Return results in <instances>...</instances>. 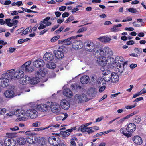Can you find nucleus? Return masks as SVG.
Listing matches in <instances>:
<instances>
[{
	"mask_svg": "<svg viewBox=\"0 0 146 146\" xmlns=\"http://www.w3.org/2000/svg\"><path fill=\"white\" fill-rule=\"evenodd\" d=\"M86 51L90 52H94L95 53H102V50L98 49L100 46V44L98 42H96L95 44L93 42L88 41L86 42Z\"/></svg>",
	"mask_w": 146,
	"mask_h": 146,
	"instance_id": "f257e3e1",
	"label": "nucleus"
},
{
	"mask_svg": "<svg viewBox=\"0 0 146 146\" xmlns=\"http://www.w3.org/2000/svg\"><path fill=\"white\" fill-rule=\"evenodd\" d=\"M31 108L26 111V115L28 117L32 119L36 118L38 115V112L35 110L36 108V104L35 103H31L29 104Z\"/></svg>",
	"mask_w": 146,
	"mask_h": 146,
	"instance_id": "f03ea898",
	"label": "nucleus"
},
{
	"mask_svg": "<svg viewBox=\"0 0 146 146\" xmlns=\"http://www.w3.org/2000/svg\"><path fill=\"white\" fill-rule=\"evenodd\" d=\"M106 76L104 77V80L105 81L111 82L112 83L117 82L119 79L118 75L116 73L111 72V71H108L104 74Z\"/></svg>",
	"mask_w": 146,
	"mask_h": 146,
	"instance_id": "7ed1b4c3",
	"label": "nucleus"
},
{
	"mask_svg": "<svg viewBox=\"0 0 146 146\" xmlns=\"http://www.w3.org/2000/svg\"><path fill=\"white\" fill-rule=\"evenodd\" d=\"M87 96L84 93L78 94L74 97V101L76 103H81L88 101Z\"/></svg>",
	"mask_w": 146,
	"mask_h": 146,
	"instance_id": "20e7f679",
	"label": "nucleus"
},
{
	"mask_svg": "<svg viewBox=\"0 0 146 146\" xmlns=\"http://www.w3.org/2000/svg\"><path fill=\"white\" fill-rule=\"evenodd\" d=\"M6 76L8 78L12 80H15L18 79V72L15 70V69H12L8 70L6 73Z\"/></svg>",
	"mask_w": 146,
	"mask_h": 146,
	"instance_id": "39448f33",
	"label": "nucleus"
},
{
	"mask_svg": "<svg viewBox=\"0 0 146 146\" xmlns=\"http://www.w3.org/2000/svg\"><path fill=\"white\" fill-rule=\"evenodd\" d=\"M65 48V47L64 46H60L58 49L54 50L53 51L55 57L57 59H61L64 56V52Z\"/></svg>",
	"mask_w": 146,
	"mask_h": 146,
	"instance_id": "423d86ee",
	"label": "nucleus"
},
{
	"mask_svg": "<svg viewBox=\"0 0 146 146\" xmlns=\"http://www.w3.org/2000/svg\"><path fill=\"white\" fill-rule=\"evenodd\" d=\"M49 107L51 111L54 113L59 114L61 110V108L58 104L52 102H49Z\"/></svg>",
	"mask_w": 146,
	"mask_h": 146,
	"instance_id": "0eeeda50",
	"label": "nucleus"
},
{
	"mask_svg": "<svg viewBox=\"0 0 146 146\" xmlns=\"http://www.w3.org/2000/svg\"><path fill=\"white\" fill-rule=\"evenodd\" d=\"M20 76L19 75V77H20V83L22 84L25 85L27 84L30 83V78L28 76H24V73L23 72L21 71V72L19 71V74L20 73Z\"/></svg>",
	"mask_w": 146,
	"mask_h": 146,
	"instance_id": "6e6552de",
	"label": "nucleus"
},
{
	"mask_svg": "<svg viewBox=\"0 0 146 146\" xmlns=\"http://www.w3.org/2000/svg\"><path fill=\"white\" fill-rule=\"evenodd\" d=\"M60 106L64 110H68L69 108L70 104L68 101L66 99H62L60 101Z\"/></svg>",
	"mask_w": 146,
	"mask_h": 146,
	"instance_id": "1a4fd4ad",
	"label": "nucleus"
},
{
	"mask_svg": "<svg viewBox=\"0 0 146 146\" xmlns=\"http://www.w3.org/2000/svg\"><path fill=\"white\" fill-rule=\"evenodd\" d=\"M102 53H98L99 55H105L107 57H109L113 55V52L108 47H106L104 48L103 50H102Z\"/></svg>",
	"mask_w": 146,
	"mask_h": 146,
	"instance_id": "9d476101",
	"label": "nucleus"
},
{
	"mask_svg": "<svg viewBox=\"0 0 146 146\" xmlns=\"http://www.w3.org/2000/svg\"><path fill=\"white\" fill-rule=\"evenodd\" d=\"M49 107V102L46 104H41L37 105L36 108L38 110L43 112L46 111Z\"/></svg>",
	"mask_w": 146,
	"mask_h": 146,
	"instance_id": "9b49d317",
	"label": "nucleus"
},
{
	"mask_svg": "<svg viewBox=\"0 0 146 146\" xmlns=\"http://www.w3.org/2000/svg\"><path fill=\"white\" fill-rule=\"evenodd\" d=\"M48 142L50 144L54 146L58 145L60 143V140L58 137H50L48 139Z\"/></svg>",
	"mask_w": 146,
	"mask_h": 146,
	"instance_id": "f8f14e48",
	"label": "nucleus"
},
{
	"mask_svg": "<svg viewBox=\"0 0 146 146\" xmlns=\"http://www.w3.org/2000/svg\"><path fill=\"white\" fill-rule=\"evenodd\" d=\"M6 77L0 78V86L5 87L7 86L9 84L8 78H7L6 75Z\"/></svg>",
	"mask_w": 146,
	"mask_h": 146,
	"instance_id": "ddd939ff",
	"label": "nucleus"
},
{
	"mask_svg": "<svg viewBox=\"0 0 146 146\" xmlns=\"http://www.w3.org/2000/svg\"><path fill=\"white\" fill-rule=\"evenodd\" d=\"M97 61L98 63L101 66H105L107 62L106 57L102 55H101V56H99Z\"/></svg>",
	"mask_w": 146,
	"mask_h": 146,
	"instance_id": "4468645a",
	"label": "nucleus"
},
{
	"mask_svg": "<svg viewBox=\"0 0 146 146\" xmlns=\"http://www.w3.org/2000/svg\"><path fill=\"white\" fill-rule=\"evenodd\" d=\"M16 143V140L13 139L7 138L4 141V144L6 146H15Z\"/></svg>",
	"mask_w": 146,
	"mask_h": 146,
	"instance_id": "2eb2a0df",
	"label": "nucleus"
},
{
	"mask_svg": "<svg viewBox=\"0 0 146 146\" xmlns=\"http://www.w3.org/2000/svg\"><path fill=\"white\" fill-rule=\"evenodd\" d=\"M44 59L46 61L50 62L52 61L54 58V56L52 53L47 52L45 53L43 56Z\"/></svg>",
	"mask_w": 146,
	"mask_h": 146,
	"instance_id": "dca6fc26",
	"label": "nucleus"
},
{
	"mask_svg": "<svg viewBox=\"0 0 146 146\" xmlns=\"http://www.w3.org/2000/svg\"><path fill=\"white\" fill-rule=\"evenodd\" d=\"M75 36H72L69 37L66 39L62 40H59L58 41V43L60 42L66 45H69L72 44V42L71 40L72 39H75Z\"/></svg>",
	"mask_w": 146,
	"mask_h": 146,
	"instance_id": "f3484780",
	"label": "nucleus"
},
{
	"mask_svg": "<svg viewBox=\"0 0 146 146\" xmlns=\"http://www.w3.org/2000/svg\"><path fill=\"white\" fill-rule=\"evenodd\" d=\"M44 64V60L41 59L36 60L33 63V66L36 68L42 67L43 66Z\"/></svg>",
	"mask_w": 146,
	"mask_h": 146,
	"instance_id": "a211bd4d",
	"label": "nucleus"
},
{
	"mask_svg": "<svg viewBox=\"0 0 146 146\" xmlns=\"http://www.w3.org/2000/svg\"><path fill=\"white\" fill-rule=\"evenodd\" d=\"M83 46V43L80 40H76L73 42L72 44V48L78 50L81 48Z\"/></svg>",
	"mask_w": 146,
	"mask_h": 146,
	"instance_id": "6ab92c4d",
	"label": "nucleus"
},
{
	"mask_svg": "<svg viewBox=\"0 0 146 146\" xmlns=\"http://www.w3.org/2000/svg\"><path fill=\"white\" fill-rule=\"evenodd\" d=\"M26 139L27 142L31 144L36 143L37 142L38 138L35 136L27 137Z\"/></svg>",
	"mask_w": 146,
	"mask_h": 146,
	"instance_id": "aec40b11",
	"label": "nucleus"
},
{
	"mask_svg": "<svg viewBox=\"0 0 146 146\" xmlns=\"http://www.w3.org/2000/svg\"><path fill=\"white\" fill-rule=\"evenodd\" d=\"M136 129V126L133 123L129 124L127 126L126 130L129 133L133 132Z\"/></svg>",
	"mask_w": 146,
	"mask_h": 146,
	"instance_id": "412c9836",
	"label": "nucleus"
},
{
	"mask_svg": "<svg viewBox=\"0 0 146 146\" xmlns=\"http://www.w3.org/2000/svg\"><path fill=\"white\" fill-rule=\"evenodd\" d=\"M4 94L5 96L7 98H12L15 95L14 92L10 90L5 91Z\"/></svg>",
	"mask_w": 146,
	"mask_h": 146,
	"instance_id": "4be33fe9",
	"label": "nucleus"
},
{
	"mask_svg": "<svg viewBox=\"0 0 146 146\" xmlns=\"http://www.w3.org/2000/svg\"><path fill=\"white\" fill-rule=\"evenodd\" d=\"M133 140L135 144L138 145H141L143 142L141 138L139 136H136L133 137Z\"/></svg>",
	"mask_w": 146,
	"mask_h": 146,
	"instance_id": "5701e85b",
	"label": "nucleus"
},
{
	"mask_svg": "<svg viewBox=\"0 0 146 146\" xmlns=\"http://www.w3.org/2000/svg\"><path fill=\"white\" fill-rule=\"evenodd\" d=\"M97 92L95 88H90L87 91L88 94L90 97H94L96 94Z\"/></svg>",
	"mask_w": 146,
	"mask_h": 146,
	"instance_id": "b1692460",
	"label": "nucleus"
},
{
	"mask_svg": "<svg viewBox=\"0 0 146 146\" xmlns=\"http://www.w3.org/2000/svg\"><path fill=\"white\" fill-rule=\"evenodd\" d=\"M47 72V70L45 69L43 70L39 69L37 72V75L38 77L41 78L43 77Z\"/></svg>",
	"mask_w": 146,
	"mask_h": 146,
	"instance_id": "393cba45",
	"label": "nucleus"
},
{
	"mask_svg": "<svg viewBox=\"0 0 146 146\" xmlns=\"http://www.w3.org/2000/svg\"><path fill=\"white\" fill-rule=\"evenodd\" d=\"M63 94L65 96L70 98L72 96V91L68 88L64 89L63 91Z\"/></svg>",
	"mask_w": 146,
	"mask_h": 146,
	"instance_id": "a878e982",
	"label": "nucleus"
},
{
	"mask_svg": "<svg viewBox=\"0 0 146 146\" xmlns=\"http://www.w3.org/2000/svg\"><path fill=\"white\" fill-rule=\"evenodd\" d=\"M89 77L87 75H84L82 76L80 79L81 82L83 84H86L89 82Z\"/></svg>",
	"mask_w": 146,
	"mask_h": 146,
	"instance_id": "bb28decb",
	"label": "nucleus"
},
{
	"mask_svg": "<svg viewBox=\"0 0 146 146\" xmlns=\"http://www.w3.org/2000/svg\"><path fill=\"white\" fill-rule=\"evenodd\" d=\"M37 142L40 144L39 146H42L46 144V139L44 137L38 138Z\"/></svg>",
	"mask_w": 146,
	"mask_h": 146,
	"instance_id": "cd10ccee",
	"label": "nucleus"
},
{
	"mask_svg": "<svg viewBox=\"0 0 146 146\" xmlns=\"http://www.w3.org/2000/svg\"><path fill=\"white\" fill-rule=\"evenodd\" d=\"M97 39L99 40L102 42L105 43L109 42L111 40L109 37H107L105 36L100 37L98 38Z\"/></svg>",
	"mask_w": 146,
	"mask_h": 146,
	"instance_id": "c85d7f7f",
	"label": "nucleus"
},
{
	"mask_svg": "<svg viewBox=\"0 0 146 146\" xmlns=\"http://www.w3.org/2000/svg\"><path fill=\"white\" fill-rule=\"evenodd\" d=\"M40 78L38 77H36L31 79L30 83L32 85L37 84L40 82Z\"/></svg>",
	"mask_w": 146,
	"mask_h": 146,
	"instance_id": "c756f323",
	"label": "nucleus"
},
{
	"mask_svg": "<svg viewBox=\"0 0 146 146\" xmlns=\"http://www.w3.org/2000/svg\"><path fill=\"white\" fill-rule=\"evenodd\" d=\"M31 63V61L30 60L26 62L24 64L21 66V68L23 70L26 68H28L30 65Z\"/></svg>",
	"mask_w": 146,
	"mask_h": 146,
	"instance_id": "7c9ffc66",
	"label": "nucleus"
},
{
	"mask_svg": "<svg viewBox=\"0 0 146 146\" xmlns=\"http://www.w3.org/2000/svg\"><path fill=\"white\" fill-rule=\"evenodd\" d=\"M123 58L121 56H117L116 57L115 59V62L116 64H122L121 63L123 62Z\"/></svg>",
	"mask_w": 146,
	"mask_h": 146,
	"instance_id": "2f4dec72",
	"label": "nucleus"
},
{
	"mask_svg": "<svg viewBox=\"0 0 146 146\" xmlns=\"http://www.w3.org/2000/svg\"><path fill=\"white\" fill-rule=\"evenodd\" d=\"M46 67L50 69H54L56 67L55 64L53 62L48 63L46 65Z\"/></svg>",
	"mask_w": 146,
	"mask_h": 146,
	"instance_id": "473e14b6",
	"label": "nucleus"
},
{
	"mask_svg": "<svg viewBox=\"0 0 146 146\" xmlns=\"http://www.w3.org/2000/svg\"><path fill=\"white\" fill-rule=\"evenodd\" d=\"M26 143V141L24 138L22 137L19 138V145H23Z\"/></svg>",
	"mask_w": 146,
	"mask_h": 146,
	"instance_id": "72a5a7b5",
	"label": "nucleus"
},
{
	"mask_svg": "<svg viewBox=\"0 0 146 146\" xmlns=\"http://www.w3.org/2000/svg\"><path fill=\"white\" fill-rule=\"evenodd\" d=\"M123 63L118 64L117 65V68L118 69V71L120 73H122L125 69H123Z\"/></svg>",
	"mask_w": 146,
	"mask_h": 146,
	"instance_id": "f704fd0d",
	"label": "nucleus"
},
{
	"mask_svg": "<svg viewBox=\"0 0 146 146\" xmlns=\"http://www.w3.org/2000/svg\"><path fill=\"white\" fill-rule=\"evenodd\" d=\"M104 66H102L101 67V70L102 72V75H103V78H104V77L106 76L105 75V72H106L108 71H110L109 69H106L105 68V67Z\"/></svg>",
	"mask_w": 146,
	"mask_h": 146,
	"instance_id": "c9c22d12",
	"label": "nucleus"
},
{
	"mask_svg": "<svg viewBox=\"0 0 146 146\" xmlns=\"http://www.w3.org/2000/svg\"><path fill=\"white\" fill-rule=\"evenodd\" d=\"M122 26L121 24H119L115 25L113 28H111V30L114 31H117L119 30V29L118 27Z\"/></svg>",
	"mask_w": 146,
	"mask_h": 146,
	"instance_id": "e433bc0d",
	"label": "nucleus"
},
{
	"mask_svg": "<svg viewBox=\"0 0 146 146\" xmlns=\"http://www.w3.org/2000/svg\"><path fill=\"white\" fill-rule=\"evenodd\" d=\"M86 128V127L84 124H83L80 126L78 128V131H81L82 132H85V130Z\"/></svg>",
	"mask_w": 146,
	"mask_h": 146,
	"instance_id": "4c0bfd02",
	"label": "nucleus"
},
{
	"mask_svg": "<svg viewBox=\"0 0 146 146\" xmlns=\"http://www.w3.org/2000/svg\"><path fill=\"white\" fill-rule=\"evenodd\" d=\"M17 133H7L6 134L7 135L9 138H14L17 136L16 135V134Z\"/></svg>",
	"mask_w": 146,
	"mask_h": 146,
	"instance_id": "58836bf2",
	"label": "nucleus"
},
{
	"mask_svg": "<svg viewBox=\"0 0 146 146\" xmlns=\"http://www.w3.org/2000/svg\"><path fill=\"white\" fill-rule=\"evenodd\" d=\"M18 111V109H17L16 110H15L14 112V113L12 112H9V113H7L6 115L7 116H9L10 117L11 116L14 115H15L16 116H17L18 115V113L17 112Z\"/></svg>",
	"mask_w": 146,
	"mask_h": 146,
	"instance_id": "ea45409f",
	"label": "nucleus"
},
{
	"mask_svg": "<svg viewBox=\"0 0 146 146\" xmlns=\"http://www.w3.org/2000/svg\"><path fill=\"white\" fill-rule=\"evenodd\" d=\"M27 116L26 115H19V121H26L27 118L26 117Z\"/></svg>",
	"mask_w": 146,
	"mask_h": 146,
	"instance_id": "a19ab883",
	"label": "nucleus"
},
{
	"mask_svg": "<svg viewBox=\"0 0 146 146\" xmlns=\"http://www.w3.org/2000/svg\"><path fill=\"white\" fill-rule=\"evenodd\" d=\"M134 121L137 123H139L141 121V118L139 116H136L134 117Z\"/></svg>",
	"mask_w": 146,
	"mask_h": 146,
	"instance_id": "79ce46f5",
	"label": "nucleus"
},
{
	"mask_svg": "<svg viewBox=\"0 0 146 146\" xmlns=\"http://www.w3.org/2000/svg\"><path fill=\"white\" fill-rule=\"evenodd\" d=\"M31 28L32 27H29L27 28L25 30L23 31L21 35H23L26 34L28 32L30 31Z\"/></svg>",
	"mask_w": 146,
	"mask_h": 146,
	"instance_id": "37998d69",
	"label": "nucleus"
},
{
	"mask_svg": "<svg viewBox=\"0 0 146 146\" xmlns=\"http://www.w3.org/2000/svg\"><path fill=\"white\" fill-rule=\"evenodd\" d=\"M31 28L32 27H29L27 28L25 30L23 31L21 35H23L26 34L28 32L30 31Z\"/></svg>",
	"mask_w": 146,
	"mask_h": 146,
	"instance_id": "c03bdc74",
	"label": "nucleus"
},
{
	"mask_svg": "<svg viewBox=\"0 0 146 146\" xmlns=\"http://www.w3.org/2000/svg\"><path fill=\"white\" fill-rule=\"evenodd\" d=\"M45 23H44L42 21H41L39 23L40 26L38 27V29L40 30L42 29H44L46 27V26L45 25Z\"/></svg>",
	"mask_w": 146,
	"mask_h": 146,
	"instance_id": "a18cd8bd",
	"label": "nucleus"
},
{
	"mask_svg": "<svg viewBox=\"0 0 146 146\" xmlns=\"http://www.w3.org/2000/svg\"><path fill=\"white\" fill-rule=\"evenodd\" d=\"M48 129V130H49L51 131H56V130L54 128L53 126L52 125V124L50 125L49 126L47 127L46 128H45L44 129Z\"/></svg>",
	"mask_w": 146,
	"mask_h": 146,
	"instance_id": "49530a36",
	"label": "nucleus"
},
{
	"mask_svg": "<svg viewBox=\"0 0 146 146\" xmlns=\"http://www.w3.org/2000/svg\"><path fill=\"white\" fill-rule=\"evenodd\" d=\"M23 70H25L27 72H31L33 71V69L32 67L29 66L28 67V68H26Z\"/></svg>",
	"mask_w": 146,
	"mask_h": 146,
	"instance_id": "de8ad7c7",
	"label": "nucleus"
},
{
	"mask_svg": "<svg viewBox=\"0 0 146 146\" xmlns=\"http://www.w3.org/2000/svg\"><path fill=\"white\" fill-rule=\"evenodd\" d=\"M60 36L59 35H57L55 36L51 39V41L52 42H54L58 40L60 38Z\"/></svg>",
	"mask_w": 146,
	"mask_h": 146,
	"instance_id": "09e8293b",
	"label": "nucleus"
},
{
	"mask_svg": "<svg viewBox=\"0 0 146 146\" xmlns=\"http://www.w3.org/2000/svg\"><path fill=\"white\" fill-rule=\"evenodd\" d=\"M87 29V28L86 27H83L80 28L77 31V33H80L82 32L86 31Z\"/></svg>",
	"mask_w": 146,
	"mask_h": 146,
	"instance_id": "8fccbe9b",
	"label": "nucleus"
},
{
	"mask_svg": "<svg viewBox=\"0 0 146 146\" xmlns=\"http://www.w3.org/2000/svg\"><path fill=\"white\" fill-rule=\"evenodd\" d=\"M136 106V103H135L133 105L126 106H125V108L127 110H130L135 107Z\"/></svg>",
	"mask_w": 146,
	"mask_h": 146,
	"instance_id": "3c124183",
	"label": "nucleus"
},
{
	"mask_svg": "<svg viewBox=\"0 0 146 146\" xmlns=\"http://www.w3.org/2000/svg\"><path fill=\"white\" fill-rule=\"evenodd\" d=\"M92 127H90L88 128L87 127L85 130V132H87L88 134L92 133L94 132V131L92 130Z\"/></svg>",
	"mask_w": 146,
	"mask_h": 146,
	"instance_id": "603ef678",
	"label": "nucleus"
},
{
	"mask_svg": "<svg viewBox=\"0 0 146 146\" xmlns=\"http://www.w3.org/2000/svg\"><path fill=\"white\" fill-rule=\"evenodd\" d=\"M134 51L136 54H139L142 53V49L141 48H135L134 49Z\"/></svg>",
	"mask_w": 146,
	"mask_h": 146,
	"instance_id": "864d4df0",
	"label": "nucleus"
},
{
	"mask_svg": "<svg viewBox=\"0 0 146 146\" xmlns=\"http://www.w3.org/2000/svg\"><path fill=\"white\" fill-rule=\"evenodd\" d=\"M60 135L64 136H69L70 134L69 133L65 131H61L60 133Z\"/></svg>",
	"mask_w": 146,
	"mask_h": 146,
	"instance_id": "5fc2aeb1",
	"label": "nucleus"
},
{
	"mask_svg": "<svg viewBox=\"0 0 146 146\" xmlns=\"http://www.w3.org/2000/svg\"><path fill=\"white\" fill-rule=\"evenodd\" d=\"M40 125L41 123L40 122L37 121L35 123H33L32 126L34 127H37L40 126Z\"/></svg>",
	"mask_w": 146,
	"mask_h": 146,
	"instance_id": "6e6d98bb",
	"label": "nucleus"
},
{
	"mask_svg": "<svg viewBox=\"0 0 146 146\" xmlns=\"http://www.w3.org/2000/svg\"><path fill=\"white\" fill-rule=\"evenodd\" d=\"M11 20L10 19H7L6 20L5 22V23H6L7 25L10 27L12 26V22H11Z\"/></svg>",
	"mask_w": 146,
	"mask_h": 146,
	"instance_id": "4d7b16f0",
	"label": "nucleus"
},
{
	"mask_svg": "<svg viewBox=\"0 0 146 146\" xmlns=\"http://www.w3.org/2000/svg\"><path fill=\"white\" fill-rule=\"evenodd\" d=\"M97 77L96 76H91V78L90 79V82H96L97 80Z\"/></svg>",
	"mask_w": 146,
	"mask_h": 146,
	"instance_id": "13d9d810",
	"label": "nucleus"
},
{
	"mask_svg": "<svg viewBox=\"0 0 146 146\" xmlns=\"http://www.w3.org/2000/svg\"><path fill=\"white\" fill-rule=\"evenodd\" d=\"M125 121L123 118L120 119L116 123V125H121L123 122Z\"/></svg>",
	"mask_w": 146,
	"mask_h": 146,
	"instance_id": "bf43d9fd",
	"label": "nucleus"
},
{
	"mask_svg": "<svg viewBox=\"0 0 146 146\" xmlns=\"http://www.w3.org/2000/svg\"><path fill=\"white\" fill-rule=\"evenodd\" d=\"M134 114H135L134 113H131L130 114L126 116H125L124 117H123V118L125 121L126 119H127L131 117Z\"/></svg>",
	"mask_w": 146,
	"mask_h": 146,
	"instance_id": "052dcab7",
	"label": "nucleus"
},
{
	"mask_svg": "<svg viewBox=\"0 0 146 146\" xmlns=\"http://www.w3.org/2000/svg\"><path fill=\"white\" fill-rule=\"evenodd\" d=\"M26 115V112L25 111L23 110H19V115Z\"/></svg>",
	"mask_w": 146,
	"mask_h": 146,
	"instance_id": "680f3d73",
	"label": "nucleus"
},
{
	"mask_svg": "<svg viewBox=\"0 0 146 146\" xmlns=\"http://www.w3.org/2000/svg\"><path fill=\"white\" fill-rule=\"evenodd\" d=\"M6 111V110L5 108H0V115L4 114Z\"/></svg>",
	"mask_w": 146,
	"mask_h": 146,
	"instance_id": "e2e57ef3",
	"label": "nucleus"
},
{
	"mask_svg": "<svg viewBox=\"0 0 146 146\" xmlns=\"http://www.w3.org/2000/svg\"><path fill=\"white\" fill-rule=\"evenodd\" d=\"M125 128H124V127L122 128L120 130V132H121V133L123 134L125 136H127V135H128V134L127 133H125L124 132V131L125 130Z\"/></svg>",
	"mask_w": 146,
	"mask_h": 146,
	"instance_id": "0e129e2a",
	"label": "nucleus"
},
{
	"mask_svg": "<svg viewBox=\"0 0 146 146\" xmlns=\"http://www.w3.org/2000/svg\"><path fill=\"white\" fill-rule=\"evenodd\" d=\"M73 20V17L72 16H70L69 18L65 21V23H67Z\"/></svg>",
	"mask_w": 146,
	"mask_h": 146,
	"instance_id": "69168bd1",
	"label": "nucleus"
},
{
	"mask_svg": "<svg viewBox=\"0 0 146 146\" xmlns=\"http://www.w3.org/2000/svg\"><path fill=\"white\" fill-rule=\"evenodd\" d=\"M52 125L53 126L54 128L56 130L57 129H59L60 128V124H52Z\"/></svg>",
	"mask_w": 146,
	"mask_h": 146,
	"instance_id": "338daca9",
	"label": "nucleus"
},
{
	"mask_svg": "<svg viewBox=\"0 0 146 146\" xmlns=\"http://www.w3.org/2000/svg\"><path fill=\"white\" fill-rule=\"evenodd\" d=\"M12 26L13 25H16L18 23V21L17 20L12 19L11 20Z\"/></svg>",
	"mask_w": 146,
	"mask_h": 146,
	"instance_id": "774afa93",
	"label": "nucleus"
}]
</instances>
